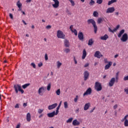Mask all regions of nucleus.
I'll return each instance as SVG.
<instances>
[{"mask_svg": "<svg viewBox=\"0 0 128 128\" xmlns=\"http://www.w3.org/2000/svg\"><path fill=\"white\" fill-rule=\"evenodd\" d=\"M87 22L88 24H92L94 28V34H96V32H98V26H96V21L94 20V19H89L88 20Z\"/></svg>", "mask_w": 128, "mask_h": 128, "instance_id": "f257e3e1", "label": "nucleus"}, {"mask_svg": "<svg viewBox=\"0 0 128 128\" xmlns=\"http://www.w3.org/2000/svg\"><path fill=\"white\" fill-rule=\"evenodd\" d=\"M14 88L16 94H18V92H20L22 94H24V90L22 89V86L20 84H15L14 85Z\"/></svg>", "mask_w": 128, "mask_h": 128, "instance_id": "f03ea898", "label": "nucleus"}, {"mask_svg": "<svg viewBox=\"0 0 128 128\" xmlns=\"http://www.w3.org/2000/svg\"><path fill=\"white\" fill-rule=\"evenodd\" d=\"M94 90L96 92H100L102 90V84L100 82H96L94 85Z\"/></svg>", "mask_w": 128, "mask_h": 128, "instance_id": "7ed1b4c3", "label": "nucleus"}, {"mask_svg": "<svg viewBox=\"0 0 128 128\" xmlns=\"http://www.w3.org/2000/svg\"><path fill=\"white\" fill-rule=\"evenodd\" d=\"M57 38H62L64 39V38H66V35L64 34V32L60 30H58L57 31Z\"/></svg>", "mask_w": 128, "mask_h": 128, "instance_id": "20e7f679", "label": "nucleus"}, {"mask_svg": "<svg viewBox=\"0 0 128 128\" xmlns=\"http://www.w3.org/2000/svg\"><path fill=\"white\" fill-rule=\"evenodd\" d=\"M92 90L91 88H89L87 89L85 92L83 94V96H89L90 94H92Z\"/></svg>", "mask_w": 128, "mask_h": 128, "instance_id": "39448f33", "label": "nucleus"}, {"mask_svg": "<svg viewBox=\"0 0 128 128\" xmlns=\"http://www.w3.org/2000/svg\"><path fill=\"white\" fill-rule=\"evenodd\" d=\"M54 4H52V6L54 8H58L60 6V2L58 0H52Z\"/></svg>", "mask_w": 128, "mask_h": 128, "instance_id": "423d86ee", "label": "nucleus"}, {"mask_svg": "<svg viewBox=\"0 0 128 128\" xmlns=\"http://www.w3.org/2000/svg\"><path fill=\"white\" fill-rule=\"evenodd\" d=\"M128 40V34L126 33L124 34L122 38H120V40L123 42H126V40Z\"/></svg>", "mask_w": 128, "mask_h": 128, "instance_id": "0eeeda50", "label": "nucleus"}, {"mask_svg": "<svg viewBox=\"0 0 128 128\" xmlns=\"http://www.w3.org/2000/svg\"><path fill=\"white\" fill-rule=\"evenodd\" d=\"M84 80H88V78L90 76V72L88 70L84 71Z\"/></svg>", "mask_w": 128, "mask_h": 128, "instance_id": "6e6552de", "label": "nucleus"}, {"mask_svg": "<svg viewBox=\"0 0 128 128\" xmlns=\"http://www.w3.org/2000/svg\"><path fill=\"white\" fill-rule=\"evenodd\" d=\"M94 56L98 58H102V54L100 51H96L94 54Z\"/></svg>", "mask_w": 128, "mask_h": 128, "instance_id": "1a4fd4ad", "label": "nucleus"}, {"mask_svg": "<svg viewBox=\"0 0 128 128\" xmlns=\"http://www.w3.org/2000/svg\"><path fill=\"white\" fill-rule=\"evenodd\" d=\"M116 10L114 9V7H110L108 8L106 11V14H112V12H114Z\"/></svg>", "mask_w": 128, "mask_h": 128, "instance_id": "9d476101", "label": "nucleus"}, {"mask_svg": "<svg viewBox=\"0 0 128 128\" xmlns=\"http://www.w3.org/2000/svg\"><path fill=\"white\" fill-rule=\"evenodd\" d=\"M78 38L80 40H82V42L84 41V34L82 32H79L78 34Z\"/></svg>", "mask_w": 128, "mask_h": 128, "instance_id": "9b49d317", "label": "nucleus"}, {"mask_svg": "<svg viewBox=\"0 0 128 128\" xmlns=\"http://www.w3.org/2000/svg\"><path fill=\"white\" fill-rule=\"evenodd\" d=\"M114 82H116V78H113L109 82V86H112L114 84Z\"/></svg>", "mask_w": 128, "mask_h": 128, "instance_id": "f8f14e48", "label": "nucleus"}, {"mask_svg": "<svg viewBox=\"0 0 128 128\" xmlns=\"http://www.w3.org/2000/svg\"><path fill=\"white\" fill-rule=\"evenodd\" d=\"M58 106V104L55 103L52 105H50L48 106V110H54V108H56Z\"/></svg>", "mask_w": 128, "mask_h": 128, "instance_id": "ddd939ff", "label": "nucleus"}, {"mask_svg": "<svg viewBox=\"0 0 128 128\" xmlns=\"http://www.w3.org/2000/svg\"><path fill=\"white\" fill-rule=\"evenodd\" d=\"M118 28H120V25H118L113 30L110 28H108V30L110 32H112V34H114V32H116Z\"/></svg>", "mask_w": 128, "mask_h": 128, "instance_id": "4468645a", "label": "nucleus"}, {"mask_svg": "<svg viewBox=\"0 0 128 128\" xmlns=\"http://www.w3.org/2000/svg\"><path fill=\"white\" fill-rule=\"evenodd\" d=\"M48 118H54L56 116V112L54 111L52 112L48 113L47 114Z\"/></svg>", "mask_w": 128, "mask_h": 128, "instance_id": "2eb2a0df", "label": "nucleus"}, {"mask_svg": "<svg viewBox=\"0 0 128 128\" xmlns=\"http://www.w3.org/2000/svg\"><path fill=\"white\" fill-rule=\"evenodd\" d=\"M112 62H108V64L105 66L104 70H108V68H110V66H112Z\"/></svg>", "mask_w": 128, "mask_h": 128, "instance_id": "dca6fc26", "label": "nucleus"}, {"mask_svg": "<svg viewBox=\"0 0 128 128\" xmlns=\"http://www.w3.org/2000/svg\"><path fill=\"white\" fill-rule=\"evenodd\" d=\"M46 90V88L42 86L38 90V92L40 96H42V92H44V90Z\"/></svg>", "mask_w": 128, "mask_h": 128, "instance_id": "f3484780", "label": "nucleus"}, {"mask_svg": "<svg viewBox=\"0 0 128 128\" xmlns=\"http://www.w3.org/2000/svg\"><path fill=\"white\" fill-rule=\"evenodd\" d=\"M64 44L66 48L70 47V42L68 41V40L66 39L64 41Z\"/></svg>", "mask_w": 128, "mask_h": 128, "instance_id": "a211bd4d", "label": "nucleus"}, {"mask_svg": "<svg viewBox=\"0 0 128 128\" xmlns=\"http://www.w3.org/2000/svg\"><path fill=\"white\" fill-rule=\"evenodd\" d=\"M90 103H87L85 104L84 106V110H88V108H90Z\"/></svg>", "mask_w": 128, "mask_h": 128, "instance_id": "6ab92c4d", "label": "nucleus"}, {"mask_svg": "<svg viewBox=\"0 0 128 128\" xmlns=\"http://www.w3.org/2000/svg\"><path fill=\"white\" fill-rule=\"evenodd\" d=\"M108 38V34H106L100 37V40H106Z\"/></svg>", "mask_w": 128, "mask_h": 128, "instance_id": "aec40b11", "label": "nucleus"}, {"mask_svg": "<svg viewBox=\"0 0 128 128\" xmlns=\"http://www.w3.org/2000/svg\"><path fill=\"white\" fill-rule=\"evenodd\" d=\"M124 32H125V30L124 29L121 30L119 34H118V38H121L122 36V34H124Z\"/></svg>", "mask_w": 128, "mask_h": 128, "instance_id": "412c9836", "label": "nucleus"}, {"mask_svg": "<svg viewBox=\"0 0 128 128\" xmlns=\"http://www.w3.org/2000/svg\"><path fill=\"white\" fill-rule=\"evenodd\" d=\"M80 122L78 121V120H73L72 122V124L73 126H80Z\"/></svg>", "mask_w": 128, "mask_h": 128, "instance_id": "4be33fe9", "label": "nucleus"}, {"mask_svg": "<svg viewBox=\"0 0 128 128\" xmlns=\"http://www.w3.org/2000/svg\"><path fill=\"white\" fill-rule=\"evenodd\" d=\"M30 120H31L30 113L28 112L26 114V120L27 122H30Z\"/></svg>", "mask_w": 128, "mask_h": 128, "instance_id": "5701e85b", "label": "nucleus"}, {"mask_svg": "<svg viewBox=\"0 0 128 128\" xmlns=\"http://www.w3.org/2000/svg\"><path fill=\"white\" fill-rule=\"evenodd\" d=\"M86 56V49H84L83 50L82 60H84Z\"/></svg>", "mask_w": 128, "mask_h": 128, "instance_id": "b1692460", "label": "nucleus"}, {"mask_svg": "<svg viewBox=\"0 0 128 128\" xmlns=\"http://www.w3.org/2000/svg\"><path fill=\"white\" fill-rule=\"evenodd\" d=\"M94 39L90 38L88 40V46H92V44H94Z\"/></svg>", "mask_w": 128, "mask_h": 128, "instance_id": "393cba45", "label": "nucleus"}, {"mask_svg": "<svg viewBox=\"0 0 128 128\" xmlns=\"http://www.w3.org/2000/svg\"><path fill=\"white\" fill-rule=\"evenodd\" d=\"M104 18H98V19L97 22H98V24H102V22H104Z\"/></svg>", "mask_w": 128, "mask_h": 128, "instance_id": "a878e982", "label": "nucleus"}, {"mask_svg": "<svg viewBox=\"0 0 128 128\" xmlns=\"http://www.w3.org/2000/svg\"><path fill=\"white\" fill-rule=\"evenodd\" d=\"M74 118H70L66 121V122L67 124H70V122H72Z\"/></svg>", "mask_w": 128, "mask_h": 128, "instance_id": "bb28decb", "label": "nucleus"}, {"mask_svg": "<svg viewBox=\"0 0 128 128\" xmlns=\"http://www.w3.org/2000/svg\"><path fill=\"white\" fill-rule=\"evenodd\" d=\"M93 16L94 18H98V12L96 11H94L93 13Z\"/></svg>", "mask_w": 128, "mask_h": 128, "instance_id": "cd10ccee", "label": "nucleus"}, {"mask_svg": "<svg viewBox=\"0 0 128 128\" xmlns=\"http://www.w3.org/2000/svg\"><path fill=\"white\" fill-rule=\"evenodd\" d=\"M116 2V0H111L108 2V6H110V4H112Z\"/></svg>", "mask_w": 128, "mask_h": 128, "instance_id": "c85d7f7f", "label": "nucleus"}, {"mask_svg": "<svg viewBox=\"0 0 128 128\" xmlns=\"http://www.w3.org/2000/svg\"><path fill=\"white\" fill-rule=\"evenodd\" d=\"M16 6H18V8H21V6H22V3H20V0H18L16 2Z\"/></svg>", "mask_w": 128, "mask_h": 128, "instance_id": "c756f323", "label": "nucleus"}, {"mask_svg": "<svg viewBox=\"0 0 128 128\" xmlns=\"http://www.w3.org/2000/svg\"><path fill=\"white\" fill-rule=\"evenodd\" d=\"M50 88H52V84L49 83L47 86V90L50 92Z\"/></svg>", "mask_w": 128, "mask_h": 128, "instance_id": "7c9ffc66", "label": "nucleus"}, {"mask_svg": "<svg viewBox=\"0 0 128 128\" xmlns=\"http://www.w3.org/2000/svg\"><path fill=\"white\" fill-rule=\"evenodd\" d=\"M30 84H26L24 85H22V88H24V90H25V88H26L28 86H30Z\"/></svg>", "mask_w": 128, "mask_h": 128, "instance_id": "2f4dec72", "label": "nucleus"}, {"mask_svg": "<svg viewBox=\"0 0 128 128\" xmlns=\"http://www.w3.org/2000/svg\"><path fill=\"white\" fill-rule=\"evenodd\" d=\"M69 2H70L72 6H74L76 5V3H74V1L73 0H68Z\"/></svg>", "mask_w": 128, "mask_h": 128, "instance_id": "473e14b6", "label": "nucleus"}, {"mask_svg": "<svg viewBox=\"0 0 128 128\" xmlns=\"http://www.w3.org/2000/svg\"><path fill=\"white\" fill-rule=\"evenodd\" d=\"M96 4V2L94 0H90V2H89L90 6H94Z\"/></svg>", "mask_w": 128, "mask_h": 128, "instance_id": "72a5a7b5", "label": "nucleus"}, {"mask_svg": "<svg viewBox=\"0 0 128 128\" xmlns=\"http://www.w3.org/2000/svg\"><path fill=\"white\" fill-rule=\"evenodd\" d=\"M64 108H68V105L67 102H64Z\"/></svg>", "mask_w": 128, "mask_h": 128, "instance_id": "f704fd0d", "label": "nucleus"}, {"mask_svg": "<svg viewBox=\"0 0 128 128\" xmlns=\"http://www.w3.org/2000/svg\"><path fill=\"white\" fill-rule=\"evenodd\" d=\"M62 66V63L60 62V61L57 62V67L58 68H60V66Z\"/></svg>", "mask_w": 128, "mask_h": 128, "instance_id": "c9c22d12", "label": "nucleus"}, {"mask_svg": "<svg viewBox=\"0 0 128 128\" xmlns=\"http://www.w3.org/2000/svg\"><path fill=\"white\" fill-rule=\"evenodd\" d=\"M78 96L77 95L76 96V98H74V102H78Z\"/></svg>", "mask_w": 128, "mask_h": 128, "instance_id": "e433bc0d", "label": "nucleus"}, {"mask_svg": "<svg viewBox=\"0 0 128 128\" xmlns=\"http://www.w3.org/2000/svg\"><path fill=\"white\" fill-rule=\"evenodd\" d=\"M124 126H128V120H126L124 122Z\"/></svg>", "mask_w": 128, "mask_h": 128, "instance_id": "4c0bfd02", "label": "nucleus"}, {"mask_svg": "<svg viewBox=\"0 0 128 128\" xmlns=\"http://www.w3.org/2000/svg\"><path fill=\"white\" fill-rule=\"evenodd\" d=\"M96 4H102V0H96Z\"/></svg>", "mask_w": 128, "mask_h": 128, "instance_id": "58836bf2", "label": "nucleus"}, {"mask_svg": "<svg viewBox=\"0 0 128 128\" xmlns=\"http://www.w3.org/2000/svg\"><path fill=\"white\" fill-rule=\"evenodd\" d=\"M56 94L57 96H60V89H58L56 91Z\"/></svg>", "mask_w": 128, "mask_h": 128, "instance_id": "ea45409f", "label": "nucleus"}, {"mask_svg": "<svg viewBox=\"0 0 128 128\" xmlns=\"http://www.w3.org/2000/svg\"><path fill=\"white\" fill-rule=\"evenodd\" d=\"M64 52H66V54H68V53L70 52V48H65L64 50Z\"/></svg>", "mask_w": 128, "mask_h": 128, "instance_id": "a19ab883", "label": "nucleus"}, {"mask_svg": "<svg viewBox=\"0 0 128 128\" xmlns=\"http://www.w3.org/2000/svg\"><path fill=\"white\" fill-rule=\"evenodd\" d=\"M72 32H74L75 36H78V31H76V30L74 29V30H72Z\"/></svg>", "mask_w": 128, "mask_h": 128, "instance_id": "79ce46f5", "label": "nucleus"}, {"mask_svg": "<svg viewBox=\"0 0 128 128\" xmlns=\"http://www.w3.org/2000/svg\"><path fill=\"white\" fill-rule=\"evenodd\" d=\"M44 58H45V60H48V56L47 54H45Z\"/></svg>", "mask_w": 128, "mask_h": 128, "instance_id": "37998d69", "label": "nucleus"}, {"mask_svg": "<svg viewBox=\"0 0 128 128\" xmlns=\"http://www.w3.org/2000/svg\"><path fill=\"white\" fill-rule=\"evenodd\" d=\"M74 62L75 64H78V61L76 60V56H74Z\"/></svg>", "mask_w": 128, "mask_h": 128, "instance_id": "c03bdc74", "label": "nucleus"}, {"mask_svg": "<svg viewBox=\"0 0 128 128\" xmlns=\"http://www.w3.org/2000/svg\"><path fill=\"white\" fill-rule=\"evenodd\" d=\"M124 92L126 94H128V88H124Z\"/></svg>", "mask_w": 128, "mask_h": 128, "instance_id": "a18cd8bd", "label": "nucleus"}, {"mask_svg": "<svg viewBox=\"0 0 128 128\" xmlns=\"http://www.w3.org/2000/svg\"><path fill=\"white\" fill-rule=\"evenodd\" d=\"M44 112V110H42V109H38V112L39 114H42V112Z\"/></svg>", "mask_w": 128, "mask_h": 128, "instance_id": "49530a36", "label": "nucleus"}, {"mask_svg": "<svg viewBox=\"0 0 128 128\" xmlns=\"http://www.w3.org/2000/svg\"><path fill=\"white\" fill-rule=\"evenodd\" d=\"M46 30H50L52 28V26L50 25H48L46 26Z\"/></svg>", "mask_w": 128, "mask_h": 128, "instance_id": "de8ad7c7", "label": "nucleus"}, {"mask_svg": "<svg viewBox=\"0 0 128 128\" xmlns=\"http://www.w3.org/2000/svg\"><path fill=\"white\" fill-rule=\"evenodd\" d=\"M31 66L34 68H36V64L34 62L31 64Z\"/></svg>", "mask_w": 128, "mask_h": 128, "instance_id": "09e8293b", "label": "nucleus"}, {"mask_svg": "<svg viewBox=\"0 0 128 128\" xmlns=\"http://www.w3.org/2000/svg\"><path fill=\"white\" fill-rule=\"evenodd\" d=\"M60 106H62V101L60 102V103L56 108L58 110H60Z\"/></svg>", "mask_w": 128, "mask_h": 128, "instance_id": "8fccbe9b", "label": "nucleus"}, {"mask_svg": "<svg viewBox=\"0 0 128 128\" xmlns=\"http://www.w3.org/2000/svg\"><path fill=\"white\" fill-rule=\"evenodd\" d=\"M124 80H128V75L124 78Z\"/></svg>", "mask_w": 128, "mask_h": 128, "instance_id": "3c124183", "label": "nucleus"}, {"mask_svg": "<svg viewBox=\"0 0 128 128\" xmlns=\"http://www.w3.org/2000/svg\"><path fill=\"white\" fill-rule=\"evenodd\" d=\"M60 110V109L56 108V112H55V116L58 115V110Z\"/></svg>", "mask_w": 128, "mask_h": 128, "instance_id": "603ef678", "label": "nucleus"}, {"mask_svg": "<svg viewBox=\"0 0 128 128\" xmlns=\"http://www.w3.org/2000/svg\"><path fill=\"white\" fill-rule=\"evenodd\" d=\"M74 28V25H71L70 27V30L71 32H73L72 28Z\"/></svg>", "mask_w": 128, "mask_h": 128, "instance_id": "864d4df0", "label": "nucleus"}, {"mask_svg": "<svg viewBox=\"0 0 128 128\" xmlns=\"http://www.w3.org/2000/svg\"><path fill=\"white\" fill-rule=\"evenodd\" d=\"M104 62L106 64H108V62H109L108 61V58H104Z\"/></svg>", "mask_w": 128, "mask_h": 128, "instance_id": "5fc2aeb1", "label": "nucleus"}, {"mask_svg": "<svg viewBox=\"0 0 128 128\" xmlns=\"http://www.w3.org/2000/svg\"><path fill=\"white\" fill-rule=\"evenodd\" d=\"M15 108H20V106L18 105V104H16V105L14 106Z\"/></svg>", "mask_w": 128, "mask_h": 128, "instance_id": "6e6d98bb", "label": "nucleus"}, {"mask_svg": "<svg viewBox=\"0 0 128 128\" xmlns=\"http://www.w3.org/2000/svg\"><path fill=\"white\" fill-rule=\"evenodd\" d=\"M38 66H39V68H41V66H42V62H40V64H38Z\"/></svg>", "mask_w": 128, "mask_h": 128, "instance_id": "4d7b16f0", "label": "nucleus"}, {"mask_svg": "<svg viewBox=\"0 0 128 128\" xmlns=\"http://www.w3.org/2000/svg\"><path fill=\"white\" fill-rule=\"evenodd\" d=\"M88 66H90V64L87 63V64H85V65L84 66V68H88Z\"/></svg>", "mask_w": 128, "mask_h": 128, "instance_id": "13d9d810", "label": "nucleus"}, {"mask_svg": "<svg viewBox=\"0 0 128 128\" xmlns=\"http://www.w3.org/2000/svg\"><path fill=\"white\" fill-rule=\"evenodd\" d=\"M9 16H10V18H12H12H14V16H12V14L10 13Z\"/></svg>", "mask_w": 128, "mask_h": 128, "instance_id": "bf43d9fd", "label": "nucleus"}, {"mask_svg": "<svg viewBox=\"0 0 128 128\" xmlns=\"http://www.w3.org/2000/svg\"><path fill=\"white\" fill-rule=\"evenodd\" d=\"M114 110H116V108H118V105L117 104H115L114 106Z\"/></svg>", "mask_w": 128, "mask_h": 128, "instance_id": "052dcab7", "label": "nucleus"}, {"mask_svg": "<svg viewBox=\"0 0 128 128\" xmlns=\"http://www.w3.org/2000/svg\"><path fill=\"white\" fill-rule=\"evenodd\" d=\"M96 110V107H94L92 110H90V112L92 113V112H94V110Z\"/></svg>", "mask_w": 128, "mask_h": 128, "instance_id": "680f3d73", "label": "nucleus"}, {"mask_svg": "<svg viewBox=\"0 0 128 128\" xmlns=\"http://www.w3.org/2000/svg\"><path fill=\"white\" fill-rule=\"evenodd\" d=\"M128 115H126V116H124V120H128V119H126V118H128Z\"/></svg>", "mask_w": 128, "mask_h": 128, "instance_id": "e2e57ef3", "label": "nucleus"}, {"mask_svg": "<svg viewBox=\"0 0 128 128\" xmlns=\"http://www.w3.org/2000/svg\"><path fill=\"white\" fill-rule=\"evenodd\" d=\"M26 106H28V104L27 103H24L23 104V106L26 108Z\"/></svg>", "mask_w": 128, "mask_h": 128, "instance_id": "0e129e2a", "label": "nucleus"}, {"mask_svg": "<svg viewBox=\"0 0 128 128\" xmlns=\"http://www.w3.org/2000/svg\"><path fill=\"white\" fill-rule=\"evenodd\" d=\"M22 22L23 24H25V26H26V21H24V20H22Z\"/></svg>", "mask_w": 128, "mask_h": 128, "instance_id": "69168bd1", "label": "nucleus"}, {"mask_svg": "<svg viewBox=\"0 0 128 128\" xmlns=\"http://www.w3.org/2000/svg\"><path fill=\"white\" fill-rule=\"evenodd\" d=\"M79 112H80V108H77V109L76 110V112L78 113Z\"/></svg>", "mask_w": 128, "mask_h": 128, "instance_id": "338daca9", "label": "nucleus"}, {"mask_svg": "<svg viewBox=\"0 0 128 128\" xmlns=\"http://www.w3.org/2000/svg\"><path fill=\"white\" fill-rule=\"evenodd\" d=\"M20 128V124L17 125L16 126V128Z\"/></svg>", "mask_w": 128, "mask_h": 128, "instance_id": "774afa93", "label": "nucleus"}]
</instances>
